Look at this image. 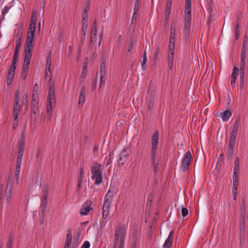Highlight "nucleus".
Wrapping results in <instances>:
<instances>
[{
	"instance_id": "59",
	"label": "nucleus",
	"mask_w": 248,
	"mask_h": 248,
	"mask_svg": "<svg viewBox=\"0 0 248 248\" xmlns=\"http://www.w3.org/2000/svg\"><path fill=\"white\" fill-rule=\"evenodd\" d=\"M82 181L83 180L82 179H79L78 180V186H77V188H78V191H80V189H81V184L82 183Z\"/></svg>"
},
{
	"instance_id": "34",
	"label": "nucleus",
	"mask_w": 248,
	"mask_h": 248,
	"mask_svg": "<svg viewBox=\"0 0 248 248\" xmlns=\"http://www.w3.org/2000/svg\"><path fill=\"white\" fill-rule=\"evenodd\" d=\"M17 61L13 60L12 61V63L11 65L8 72H11L15 74V70L16 68V64Z\"/></svg>"
},
{
	"instance_id": "62",
	"label": "nucleus",
	"mask_w": 248,
	"mask_h": 248,
	"mask_svg": "<svg viewBox=\"0 0 248 248\" xmlns=\"http://www.w3.org/2000/svg\"><path fill=\"white\" fill-rule=\"evenodd\" d=\"M23 101L25 104H27L28 102V93H24L23 95Z\"/></svg>"
},
{
	"instance_id": "28",
	"label": "nucleus",
	"mask_w": 248,
	"mask_h": 248,
	"mask_svg": "<svg viewBox=\"0 0 248 248\" xmlns=\"http://www.w3.org/2000/svg\"><path fill=\"white\" fill-rule=\"evenodd\" d=\"M87 66V64H86V62H85V65L83 67L82 71L80 77V78L81 79V81H82L86 77V74L87 73V69L86 67Z\"/></svg>"
},
{
	"instance_id": "63",
	"label": "nucleus",
	"mask_w": 248,
	"mask_h": 248,
	"mask_svg": "<svg viewBox=\"0 0 248 248\" xmlns=\"http://www.w3.org/2000/svg\"><path fill=\"white\" fill-rule=\"evenodd\" d=\"M247 41H248V37L247 34H246L244 37L243 46H247Z\"/></svg>"
},
{
	"instance_id": "50",
	"label": "nucleus",
	"mask_w": 248,
	"mask_h": 248,
	"mask_svg": "<svg viewBox=\"0 0 248 248\" xmlns=\"http://www.w3.org/2000/svg\"><path fill=\"white\" fill-rule=\"evenodd\" d=\"M120 155L127 158L129 156V154L127 153L125 149H124L120 154Z\"/></svg>"
},
{
	"instance_id": "51",
	"label": "nucleus",
	"mask_w": 248,
	"mask_h": 248,
	"mask_svg": "<svg viewBox=\"0 0 248 248\" xmlns=\"http://www.w3.org/2000/svg\"><path fill=\"white\" fill-rule=\"evenodd\" d=\"M239 72V69L236 67L234 66L233 69L232 73V76H234L237 77Z\"/></svg>"
},
{
	"instance_id": "22",
	"label": "nucleus",
	"mask_w": 248,
	"mask_h": 248,
	"mask_svg": "<svg viewBox=\"0 0 248 248\" xmlns=\"http://www.w3.org/2000/svg\"><path fill=\"white\" fill-rule=\"evenodd\" d=\"M39 96L38 94L32 93L31 99V107H38Z\"/></svg>"
},
{
	"instance_id": "31",
	"label": "nucleus",
	"mask_w": 248,
	"mask_h": 248,
	"mask_svg": "<svg viewBox=\"0 0 248 248\" xmlns=\"http://www.w3.org/2000/svg\"><path fill=\"white\" fill-rule=\"evenodd\" d=\"M92 33L95 36V38L97 35V20L94 19L92 26Z\"/></svg>"
},
{
	"instance_id": "29",
	"label": "nucleus",
	"mask_w": 248,
	"mask_h": 248,
	"mask_svg": "<svg viewBox=\"0 0 248 248\" xmlns=\"http://www.w3.org/2000/svg\"><path fill=\"white\" fill-rule=\"evenodd\" d=\"M15 74L11 72H8L7 77V84L10 85L13 79Z\"/></svg>"
},
{
	"instance_id": "58",
	"label": "nucleus",
	"mask_w": 248,
	"mask_h": 248,
	"mask_svg": "<svg viewBox=\"0 0 248 248\" xmlns=\"http://www.w3.org/2000/svg\"><path fill=\"white\" fill-rule=\"evenodd\" d=\"M90 246V243L86 241L84 242L81 248H89Z\"/></svg>"
},
{
	"instance_id": "40",
	"label": "nucleus",
	"mask_w": 248,
	"mask_h": 248,
	"mask_svg": "<svg viewBox=\"0 0 248 248\" xmlns=\"http://www.w3.org/2000/svg\"><path fill=\"white\" fill-rule=\"evenodd\" d=\"M19 49L20 48L15 47L13 60L17 61Z\"/></svg>"
},
{
	"instance_id": "38",
	"label": "nucleus",
	"mask_w": 248,
	"mask_h": 248,
	"mask_svg": "<svg viewBox=\"0 0 248 248\" xmlns=\"http://www.w3.org/2000/svg\"><path fill=\"white\" fill-rule=\"evenodd\" d=\"M159 52H160V48L159 46H157L156 48L155 52V55H154V60L155 61V62H156V61L158 58Z\"/></svg>"
},
{
	"instance_id": "48",
	"label": "nucleus",
	"mask_w": 248,
	"mask_h": 248,
	"mask_svg": "<svg viewBox=\"0 0 248 248\" xmlns=\"http://www.w3.org/2000/svg\"><path fill=\"white\" fill-rule=\"evenodd\" d=\"M188 211L187 208L183 207L182 208V214L183 217H185L188 215Z\"/></svg>"
},
{
	"instance_id": "43",
	"label": "nucleus",
	"mask_w": 248,
	"mask_h": 248,
	"mask_svg": "<svg viewBox=\"0 0 248 248\" xmlns=\"http://www.w3.org/2000/svg\"><path fill=\"white\" fill-rule=\"evenodd\" d=\"M154 97H151L149 102L148 103V109L151 110L154 105Z\"/></svg>"
},
{
	"instance_id": "7",
	"label": "nucleus",
	"mask_w": 248,
	"mask_h": 248,
	"mask_svg": "<svg viewBox=\"0 0 248 248\" xmlns=\"http://www.w3.org/2000/svg\"><path fill=\"white\" fill-rule=\"evenodd\" d=\"M191 159V154L189 151H188L185 154L182 160L181 169L183 171L185 172L188 169Z\"/></svg>"
},
{
	"instance_id": "9",
	"label": "nucleus",
	"mask_w": 248,
	"mask_h": 248,
	"mask_svg": "<svg viewBox=\"0 0 248 248\" xmlns=\"http://www.w3.org/2000/svg\"><path fill=\"white\" fill-rule=\"evenodd\" d=\"M106 59L103 56H101V61H100V87L101 86L102 84L105 83V82L103 81V78L106 76Z\"/></svg>"
},
{
	"instance_id": "64",
	"label": "nucleus",
	"mask_w": 248,
	"mask_h": 248,
	"mask_svg": "<svg viewBox=\"0 0 248 248\" xmlns=\"http://www.w3.org/2000/svg\"><path fill=\"white\" fill-rule=\"evenodd\" d=\"M138 243H139V241H132V244L131 248H137Z\"/></svg>"
},
{
	"instance_id": "12",
	"label": "nucleus",
	"mask_w": 248,
	"mask_h": 248,
	"mask_svg": "<svg viewBox=\"0 0 248 248\" xmlns=\"http://www.w3.org/2000/svg\"><path fill=\"white\" fill-rule=\"evenodd\" d=\"M85 92L86 87L84 85L82 86L81 90L80 92L79 99H78V105L82 106L85 101Z\"/></svg>"
},
{
	"instance_id": "5",
	"label": "nucleus",
	"mask_w": 248,
	"mask_h": 248,
	"mask_svg": "<svg viewBox=\"0 0 248 248\" xmlns=\"http://www.w3.org/2000/svg\"><path fill=\"white\" fill-rule=\"evenodd\" d=\"M32 48L25 47L24 62L22 68L23 72H28L29 64L32 56Z\"/></svg>"
},
{
	"instance_id": "15",
	"label": "nucleus",
	"mask_w": 248,
	"mask_h": 248,
	"mask_svg": "<svg viewBox=\"0 0 248 248\" xmlns=\"http://www.w3.org/2000/svg\"><path fill=\"white\" fill-rule=\"evenodd\" d=\"M173 235V231H171L168 238L166 239L164 244L163 245V248H170L172 246Z\"/></svg>"
},
{
	"instance_id": "21",
	"label": "nucleus",
	"mask_w": 248,
	"mask_h": 248,
	"mask_svg": "<svg viewBox=\"0 0 248 248\" xmlns=\"http://www.w3.org/2000/svg\"><path fill=\"white\" fill-rule=\"evenodd\" d=\"M101 164H99L97 162H94L91 168L92 174H93V173H94L95 171H96L97 172L101 171Z\"/></svg>"
},
{
	"instance_id": "46",
	"label": "nucleus",
	"mask_w": 248,
	"mask_h": 248,
	"mask_svg": "<svg viewBox=\"0 0 248 248\" xmlns=\"http://www.w3.org/2000/svg\"><path fill=\"white\" fill-rule=\"evenodd\" d=\"M212 12H213V10H212V9H211L210 10V15H209V18L208 20V23L209 24H210L213 20L214 15L212 14Z\"/></svg>"
},
{
	"instance_id": "25",
	"label": "nucleus",
	"mask_w": 248,
	"mask_h": 248,
	"mask_svg": "<svg viewBox=\"0 0 248 248\" xmlns=\"http://www.w3.org/2000/svg\"><path fill=\"white\" fill-rule=\"evenodd\" d=\"M51 65V54L49 53L47 57L46 69V70H48L50 72V74H51V72L50 71Z\"/></svg>"
},
{
	"instance_id": "41",
	"label": "nucleus",
	"mask_w": 248,
	"mask_h": 248,
	"mask_svg": "<svg viewBox=\"0 0 248 248\" xmlns=\"http://www.w3.org/2000/svg\"><path fill=\"white\" fill-rule=\"evenodd\" d=\"M36 20H37V13L35 11H33L31 14L30 21L36 22Z\"/></svg>"
},
{
	"instance_id": "35",
	"label": "nucleus",
	"mask_w": 248,
	"mask_h": 248,
	"mask_svg": "<svg viewBox=\"0 0 248 248\" xmlns=\"http://www.w3.org/2000/svg\"><path fill=\"white\" fill-rule=\"evenodd\" d=\"M185 12H191V0H186Z\"/></svg>"
},
{
	"instance_id": "19",
	"label": "nucleus",
	"mask_w": 248,
	"mask_h": 248,
	"mask_svg": "<svg viewBox=\"0 0 248 248\" xmlns=\"http://www.w3.org/2000/svg\"><path fill=\"white\" fill-rule=\"evenodd\" d=\"M22 162L16 161V184H18L19 179V172L20 171L21 165Z\"/></svg>"
},
{
	"instance_id": "45",
	"label": "nucleus",
	"mask_w": 248,
	"mask_h": 248,
	"mask_svg": "<svg viewBox=\"0 0 248 248\" xmlns=\"http://www.w3.org/2000/svg\"><path fill=\"white\" fill-rule=\"evenodd\" d=\"M39 87L38 84L35 83L33 87L32 93L38 94Z\"/></svg>"
},
{
	"instance_id": "56",
	"label": "nucleus",
	"mask_w": 248,
	"mask_h": 248,
	"mask_svg": "<svg viewBox=\"0 0 248 248\" xmlns=\"http://www.w3.org/2000/svg\"><path fill=\"white\" fill-rule=\"evenodd\" d=\"M140 0H135L134 11H138Z\"/></svg>"
},
{
	"instance_id": "23",
	"label": "nucleus",
	"mask_w": 248,
	"mask_h": 248,
	"mask_svg": "<svg viewBox=\"0 0 248 248\" xmlns=\"http://www.w3.org/2000/svg\"><path fill=\"white\" fill-rule=\"evenodd\" d=\"M117 192V190L114 187V186H110L108 191L107 194L106 195V197H108V196L111 197V198L113 199V195L116 194Z\"/></svg>"
},
{
	"instance_id": "49",
	"label": "nucleus",
	"mask_w": 248,
	"mask_h": 248,
	"mask_svg": "<svg viewBox=\"0 0 248 248\" xmlns=\"http://www.w3.org/2000/svg\"><path fill=\"white\" fill-rule=\"evenodd\" d=\"M124 235L122 234L120 238V248H124Z\"/></svg>"
},
{
	"instance_id": "36",
	"label": "nucleus",
	"mask_w": 248,
	"mask_h": 248,
	"mask_svg": "<svg viewBox=\"0 0 248 248\" xmlns=\"http://www.w3.org/2000/svg\"><path fill=\"white\" fill-rule=\"evenodd\" d=\"M48 186H45L43 189V199L47 200L48 195Z\"/></svg>"
},
{
	"instance_id": "8",
	"label": "nucleus",
	"mask_w": 248,
	"mask_h": 248,
	"mask_svg": "<svg viewBox=\"0 0 248 248\" xmlns=\"http://www.w3.org/2000/svg\"><path fill=\"white\" fill-rule=\"evenodd\" d=\"M13 187V181L10 177L7 181V186L5 192L4 197L8 203H9L12 197V190Z\"/></svg>"
},
{
	"instance_id": "57",
	"label": "nucleus",
	"mask_w": 248,
	"mask_h": 248,
	"mask_svg": "<svg viewBox=\"0 0 248 248\" xmlns=\"http://www.w3.org/2000/svg\"><path fill=\"white\" fill-rule=\"evenodd\" d=\"M81 32H82V36H81V37L80 38V40H81L82 44H83V42H84V41L85 40V36H86V31H85V32H83V31H81Z\"/></svg>"
},
{
	"instance_id": "60",
	"label": "nucleus",
	"mask_w": 248,
	"mask_h": 248,
	"mask_svg": "<svg viewBox=\"0 0 248 248\" xmlns=\"http://www.w3.org/2000/svg\"><path fill=\"white\" fill-rule=\"evenodd\" d=\"M90 4L88 2H87L85 5L84 12L88 13L90 10Z\"/></svg>"
},
{
	"instance_id": "52",
	"label": "nucleus",
	"mask_w": 248,
	"mask_h": 248,
	"mask_svg": "<svg viewBox=\"0 0 248 248\" xmlns=\"http://www.w3.org/2000/svg\"><path fill=\"white\" fill-rule=\"evenodd\" d=\"M20 110V105L19 104H14V112H18L19 113Z\"/></svg>"
},
{
	"instance_id": "24",
	"label": "nucleus",
	"mask_w": 248,
	"mask_h": 248,
	"mask_svg": "<svg viewBox=\"0 0 248 248\" xmlns=\"http://www.w3.org/2000/svg\"><path fill=\"white\" fill-rule=\"evenodd\" d=\"M71 240H72V233L71 230L69 229L67 230V234L66 235V242L65 244H66L67 246H70L71 244Z\"/></svg>"
},
{
	"instance_id": "32",
	"label": "nucleus",
	"mask_w": 248,
	"mask_h": 248,
	"mask_svg": "<svg viewBox=\"0 0 248 248\" xmlns=\"http://www.w3.org/2000/svg\"><path fill=\"white\" fill-rule=\"evenodd\" d=\"M126 161V158L120 155L119 158L118 160V164L119 167L123 166Z\"/></svg>"
},
{
	"instance_id": "20",
	"label": "nucleus",
	"mask_w": 248,
	"mask_h": 248,
	"mask_svg": "<svg viewBox=\"0 0 248 248\" xmlns=\"http://www.w3.org/2000/svg\"><path fill=\"white\" fill-rule=\"evenodd\" d=\"M232 114V111L230 109H227L221 113L220 115L224 121H227L231 117Z\"/></svg>"
},
{
	"instance_id": "4",
	"label": "nucleus",
	"mask_w": 248,
	"mask_h": 248,
	"mask_svg": "<svg viewBox=\"0 0 248 248\" xmlns=\"http://www.w3.org/2000/svg\"><path fill=\"white\" fill-rule=\"evenodd\" d=\"M191 12H185V27L184 35L186 39H188L190 33L191 28Z\"/></svg>"
},
{
	"instance_id": "1",
	"label": "nucleus",
	"mask_w": 248,
	"mask_h": 248,
	"mask_svg": "<svg viewBox=\"0 0 248 248\" xmlns=\"http://www.w3.org/2000/svg\"><path fill=\"white\" fill-rule=\"evenodd\" d=\"M158 139L159 132L157 130H156L152 137V149L150 155L151 165L153 167V171L155 174H156L159 170L158 167L159 161V160L156 158Z\"/></svg>"
},
{
	"instance_id": "39",
	"label": "nucleus",
	"mask_w": 248,
	"mask_h": 248,
	"mask_svg": "<svg viewBox=\"0 0 248 248\" xmlns=\"http://www.w3.org/2000/svg\"><path fill=\"white\" fill-rule=\"evenodd\" d=\"M88 20H82L81 31H87Z\"/></svg>"
},
{
	"instance_id": "3",
	"label": "nucleus",
	"mask_w": 248,
	"mask_h": 248,
	"mask_svg": "<svg viewBox=\"0 0 248 248\" xmlns=\"http://www.w3.org/2000/svg\"><path fill=\"white\" fill-rule=\"evenodd\" d=\"M36 22L30 21L29 31L25 42V47L32 48V42L34 37Z\"/></svg>"
},
{
	"instance_id": "17",
	"label": "nucleus",
	"mask_w": 248,
	"mask_h": 248,
	"mask_svg": "<svg viewBox=\"0 0 248 248\" xmlns=\"http://www.w3.org/2000/svg\"><path fill=\"white\" fill-rule=\"evenodd\" d=\"M175 46V39L174 37L170 36V45H169V54L173 55Z\"/></svg>"
},
{
	"instance_id": "61",
	"label": "nucleus",
	"mask_w": 248,
	"mask_h": 248,
	"mask_svg": "<svg viewBox=\"0 0 248 248\" xmlns=\"http://www.w3.org/2000/svg\"><path fill=\"white\" fill-rule=\"evenodd\" d=\"M82 20H88V13L84 12L82 17Z\"/></svg>"
},
{
	"instance_id": "47",
	"label": "nucleus",
	"mask_w": 248,
	"mask_h": 248,
	"mask_svg": "<svg viewBox=\"0 0 248 248\" xmlns=\"http://www.w3.org/2000/svg\"><path fill=\"white\" fill-rule=\"evenodd\" d=\"M109 213V210H103V218L106 219L108 217Z\"/></svg>"
},
{
	"instance_id": "13",
	"label": "nucleus",
	"mask_w": 248,
	"mask_h": 248,
	"mask_svg": "<svg viewBox=\"0 0 248 248\" xmlns=\"http://www.w3.org/2000/svg\"><path fill=\"white\" fill-rule=\"evenodd\" d=\"M236 140L229 139V149L228 151V154L229 158H232L233 152H234V147Z\"/></svg>"
},
{
	"instance_id": "26",
	"label": "nucleus",
	"mask_w": 248,
	"mask_h": 248,
	"mask_svg": "<svg viewBox=\"0 0 248 248\" xmlns=\"http://www.w3.org/2000/svg\"><path fill=\"white\" fill-rule=\"evenodd\" d=\"M140 237L138 230L135 228L132 234V241H139Z\"/></svg>"
},
{
	"instance_id": "30",
	"label": "nucleus",
	"mask_w": 248,
	"mask_h": 248,
	"mask_svg": "<svg viewBox=\"0 0 248 248\" xmlns=\"http://www.w3.org/2000/svg\"><path fill=\"white\" fill-rule=\"evenodd\" d=\"M93 208H83L82 205L80 209V214L82 216L87 215L89 212Z\"/></svg>"
},
{
	"instance_id": "37",
	"label": "nucleus",
	"mask_w": 248,
	"mask_h": 248,
	"mask_svg": "<svg viewBox=\"0 0 248 248\" xmlns=\"http://www.w3.org/2000/svg\"><path fill=\"white\" fill-rule=\"evenodd\" d=\"M238 175L233 176V186L232 188L235 189H237L238 186Z\"/></svg>"
},
{
	"instance_id": "2",
	"label": "nucleus",
	"mask_w": 248,
	"mask_h": 248,
	"mask_svg": "<svg viewBox=\"0 0 248 248\" xmlns=\"http://www.w3.org/2000/svg\"><path fill=\"white\" fill-rule=\"evenodd\" d=\"M47 86H48V93L47 97L46 109L48 114L50 115L52 110V104L56 102L54 82L52 81L51 77L49 79Z\"/></svg>"
},
{
	"instance_id": "54",
	"label": "nucleus",
	"mask_w": 248,
	"mask_h": 248,
	"mask_svg": "<svg viewBox=\"0 0 248 248\" xmlns=\"http://www.w3.org/2000/svg\"><path fill=\"white\" fill-rule=\"evenodd\" d=\"M46 204H47V200L43 199L42 201L40 207H43V208H46Z\"/></svg>"
},
{
	"instance_id": "11",
	"label": "nucleus",
	"mask_w": 248,
	"mask_h": 248,
	"mask_svg": "<svg viewBox=\"0 0 248 248\" xmlns=\"http://www.w3.org/2000/svg\"><path fill=\"white\" fill-rule=\"evenodd\" d=\"M239 121H240V117L238 116L236 118V121L233 124L232 130L231 132L230 137V139L236 140V135L237 134V131H238L239 124Z\"/></svg>"
},
{
	"instance_id": "10",
	"label": "nucleus",
	"mask_w": 248,
	"mask_h": 248,
	"mask_svg": "<svg viewBox=\"0 0 248 248\" xmlns=\"http://www.w3.org/2000/svg\"><path fill=\"white\" fill-rule=\"evenodd\" d=\"M25 141L22 140H18V153L16 161L22 162V156L25 149Z\"/></svg>"
},
{
	"instance_id": "14",
	"label": "nucleus",
	"mask_w": 248,
	"mask_h": 248,
	"mask_svg": "<svg viewBox=\"0 0 248 248\" xmlns=\"http://www.w3.org/2000/svg\"><path fill=\"white\" fill-rule=\"evenodd\" d=\"M92 178L93 179L95 180V185H100L102 182V176L101 171H99V172L95 171L94 173H93V174H92Z\"/></svg>"
},
{
	"instance_id": "27",
	"label": "nucleus",
	"mask_w": 248,
	"mask_h": 248,
	"mask_svg": "<svg viewBox=\"0 0 248 248\" xmlns=\"http://www.w3.org/2000/svg\"><path fill=\"white\" fill-rule=\"evenodd\" d=\"M171 9L169 8H165V22L166 24H167L170 18V13H171Z\"/></svg>"
},
{
	"instance_id": "55",
	"label": "nucleus",
	"mask_w": 248,
	"mask_h": 248,
	"mask_svg": "<svg viewBox=\"0 0 248 248\" xmlns=\"http://www.w3.org/2000/svg\"><path fill=\"white\" fill-rule=\"evenodd\" d=\"M21 46V40L20 38H17L16 40V47L20 48Z\"/></svg>"
},
{
	"instance_id": "42",
	"label": "nucleus",
	"mask_w": 248,
	"mask_h": 248,
	"mask_svg": "<svg viewBox=\"0 0 248 248\" xmlns=\"http://www.w3.org/2000/svg\"><path fill=\"white\" fill-rule=\"evenodd\" d=\"M92 202L90 200H88L85 202L83 204V208H93L91 207L92 205Z\"/></svg>"
},
{
	"instance_id": "44",
	"label": "nucleus",
	"mask_w": 248,
	"mask_h": 248,
	"mask_svg": "<svg viewBox=\"0 0 248 248\" xmlns=\"http://www.w3.org/2000/svg\"><path fill=\"white\" fill-rule=\"evenodd\" d=\"M12 235L10 234L9 236L8 242L7 244V248H12Z\"/></svg>"
},
{
	"instance_id": "16",
	"label": "nucleus",
	"mask_w": 248,
	"mask_h": 248,
	"mask_svg": "<svg viewBox=\"0 0 248 248\" xmlns=\"http://www.w3.org/2000/svg\"><path fill=\"white\" fill-rule=\"evenodd\" d=\"M39 112L38 107H31V120L35 122L37 118V114Z\"/></svg>"
},
{
	"instance_id": "18",
	"label": "nucleus",
	"mask_w": 248,
	"mask_h": 248,
	"mask_svg": "<svg viewBox=\"0 0 248 248\" xmlns=\"http://www.w3.org/2000/svg\"><path fill=\"white\" fill-rule=\"evenodd\" d=\"M107 197L105 196L104 202L103 206V210H109L110 204L112 201V199L109 196Z\"/></svg>"
},
{
	"instance_id": "6",
	"label": "nucleus",
	"mask_w": 248,
	"mask_h": 248,
	"mask_svg": "<svg viewBox=\"0 0 248 248\" xmlns=\"http://www.w3.org/2000/svg\"><path fill=\"white\" fill-rule=\"evenodd\" d=\"M246 53H241L240 72V87L243 88Z\"/></svg>"
},
{
	"instance_id": "33",
	"label": "nucleus",
	"mask_w": 248,
	"mask_h": 248,
	"mask_svg": "<svg viewBox=\"0 0 248 248\" xmlns=\"http://www.w3.org/2000/svg\"><path fill=\"white\" fill-rule=\"evenodd\" d=\"M121 231H122V234H121V235L122 234H123L124 235H124H125V227L124 226H123V227H122L121 228V227L118 226L117 227L115 233L120 234V232H121Z\"/></svg>"
},
{
	"instance_id": "53",
	"label": "nucleus",
	"mask_w": 248,
	"mask_h": 248,
	"mask_svg": "<svg viewBox=\"0 0 248 248\" xmlns=\"http://www.w3.org/2000/svg\"><path fill=\"white\" fill-rule=\"evenodd\" d=\"M83 174H84V167L82 166V167H81V168L80 169L79 177L78 178L79 179L83 180Z\"/></svg>"
}]
</instances>
